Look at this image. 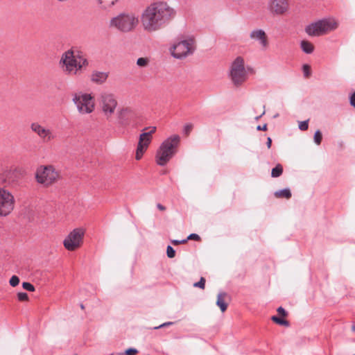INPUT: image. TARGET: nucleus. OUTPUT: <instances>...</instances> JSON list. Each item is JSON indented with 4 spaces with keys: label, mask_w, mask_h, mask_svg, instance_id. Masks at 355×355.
Instances as JSON below:
<instances>
[{
    "label": "nucleus",
    "mask_w": 355,
    "mask_h": 355,
    "mask_svg": "<svg viewBox=\"0 0 355 355\" xmlns=\"http://www.w3.org/2000/svg\"><path fill=\"white\" fill-rule=\"evenodd\" d=\"M205 284V279L201 277L200 281L193 284V286L204 288Z\"/></svg>",
    "instance_id": "obj_31"
},
{
    "label": "nucleus",
    "mask_w": 355,
    "mask_h": 355,
    "mask_svg": "<svg viewBox=\"0 0 355 355\" xmlns=\"http://www.w3.org/2000/svg\"><path fill=\"white\" fill-rule=\"evenodd\" d=\"M187 242V240L186 239H184L182 241H178V240H173L171 241V243L175 245H179V244H181V243H186Z\"/></svg>",
    "instance_id": "obj_39"
},
{
    "label": "nucleus",
    "mask_w": 355,
    "mask_h": 355,
    "mask_svg": "<svg viewBox=\"0 0 355 355\" xmlns=\"http://www.w3.org/2000/svg\"><path fill=\"white\" fill-rule=\"evenodd\" d=\"M230 76L234 85H241L248 79V73L245 67V61L241 56L236 57L232 62Z\"/></svg>",
    "instance_id": "obj_9"
},
{
    "label": "nucleus",
    "mask_w": 355,
    "mask_h": 355,
    "mask_svg": "<svg viewBox=\"0 0 355 355\" xmlns=\"http://www.w3.org/2000/svg\"><path fill=\"white\" fill-rule=\"evenodd\" d=\"M322 136L320 130H317L314 135V141L316 144L320 145L322 141Z\"/></svg>",
    "instance_id": "obj_27"
},
{
    "label": "nucleus",
    "mask_w": 355,
    "mask_h": 355,
    "mask_svg": "<svg viewBox=\"0 0 355 355\" xmlns=\"http://www.w3.org/2000/svg\"><path fill=\"white\" fill-rule=\"evenodd\" d=\"M308 128H309V125H308L307 121H302L299 124V128L301 130H306L308 129Z\"/></svg>",
    "instance_id": "obj_33"
},
{
    "label": "nucleus",
    "mask_w": 355,
    "mask_h": 355,
    "mask_svg": "<svg viewBox=\"0 0 355 355\" xmlns=\"http://www.w3.org/2000/svg\"><path fill=\"white\" fill-rule=\"evenodd\" d=\"M137 118V113L130 107H123L118 112L119 123L122 126H127Z\"/></svg>",
    "instance_id": "obj_16"
},
{
    "label": "nucleus",
    "mask_w": 355,
    "mask_h": 355,
    "mask_svg": "<svg viewBox=\"0 0 355 355\" xmlns=\"http://www.w3.org/2000/svg\"><path fill=\"white\" fill-rule=\"evenodd\" d=\"M352 331H355V326L354 325L352 326Z\"/></svg>",
    "instance_id": "obj_44"
},
{
    "label": "nucleus",
    "mask_w": 355,
    "mask_h": 355,
    "mask_svg": "<svg viewBox=\"0 0 355 355\" xmlns=\"http://www.w3.org/2000/svg\"><path fill=\"white\" fill-rule=\"evenodd\" d=\"M174 15V11L166 2L157 1L147 6L140 16L144 32L152 34L160 31Z\"/></svg>",
    "instance_id": "obj_1"
},
{
    "label": "nucleus",
    "mask_w": 355,
    "mask_h": 355,
    "mask_svg": "<svg viewBox=\"0 0 355 355\" xmlns=\"http://www.w3.org/2000/svg\"><path fill=\"white\" fill-rule=\"evenodd\" d=\"M354 355H355V354H354Z\"/></svg>",
    "instance_id": "obj_45"
},
{
    "label": "nucleus",
    "mask_w": 355,
    "mask_h": 355,
    "mask_svg": "<svg viewBox=\"0 0 355 355\" xmlns=\"http://www.w3.org/2000/svg\"><path fill=\"white\" fill-rule=\"evenodd\" d=\"M180 142V137L174 135L165 139L159 147L156 155V163L159 166L166 165L175 155Z\"/></svg>",
    "instance_id": "obj_4"
},
{
    "label": "nucleus",
    "mask_w": 355,
    "mask_h": 355,
    "mask_svg": "<svg viewBox=\"0 0 355 355\" xmlns=\"http://www.w3.org/2000/svg\"><path fill=\"white\" fill-rule=\"evenodd\" d=\"M84 235V229H74L64 238L63 241L64 247L69 251H75L80 248L83 243Z\"/></svg>",
    "instance_id": "obj_13"
},
{
    "label": "nucleus",
    "mask_w": 355,
    "mask_h": 355,
    "mask_svg": "<svg viewBox=\"0 0 355 355\" xmlns=\"http://www.w3.org/2000/svg\"><path fill=\"white\" fill-rule=\"evenodd\" d=\"M252 40L259 42L262 50H266L269 47V40L266 33L262 29H254L249 35Z\"/></svg>",
    "instance_id": "obj_17"
},
{
    "label": "nucleus",
    "mask_w": 355,
    "mask_h": 355,
    "mask_svg": "<svg viewBox=\"0 0 355 355\" xmlns=\"http://www.w3.org/2000/svg\"><path fill=\"white\" fill-rule=\"evenodd\" d=\"M150 59L148 57L139 58L137 60V65L139 67L144 68L149 66Z\"/></svg>",
    "instance_id": "obj_23"
},
{
    "label": "nucleus",
    "mask_w": 355,
    "mask_h": 355,
    "mask_svg": "<svg viewBox=\"0 0 355 355\" xmlns=\"http://www.w3.org/2000/svg\"><path fill=\"white\" fill-rule=\"evenodd\" d=\"M139 23V18L133 12H122L110 19L109 27L120 33L133 32Z\"/></svg>",
    "instance_id": "obj_3"
},
{
    "label": "nucleus",
    "mask_w": 355,
    "mask_h": 355,
    "mask_svg": "<svg viewBox=\"0 0 355 355\" xmlns=\"http://www.w3.org/2000/svg\"><path fill=\"white\" fill-rule=\"evenodd\" d=\"M271 319L273 322H275V323L280 324V325H284V326L287 327L289 324V323L287 320L280 318H278L277 316H275V315L272 316L271 318Z\"/></svg>",
    "instance_id": "obj_25"
},
{
    "label": "nucleus",
    "mask_w": 355,
    "mask_h": 355,
    "mask_svg": "<svg viewBox=\"0 0 355 355\" xmlns=\"http://www.w3.org/2000/svg\"><path fill=\"white\" fill-rule=\"evenodd\" d=\"M267 147L270 148L272 145V139L270 137H268L267 142H266Z\"/></svg>",
    "instance_id": "obj_42"
},
{
    "label": "nucleus",
    "mask_w": 355,
    "mask_h": 355,
    "mask_svg": "<svg viewBox=\"0 0 355 355\" xmlns=\"http://www.w3.org/2000/svg\"><path fill=\"white\" fill-rule=\"evenodd\" d=\"M35 178L38 184L49 187L60 179V173L53 165H42L37 168Z\"/></svg>",
    "instance_id": "obj_6"
},
{
    "label": "nucleus",
    "mask_w": 355,
    "mask_h": 355,
    "mask_svg": "<svg viewBox=\"0 0 355 355\" xmlns=\"http://www.w3.org/2000/svg\"><path fill=\"white\" fill-rule=\"evenodd\" d=\"M257 130L266 131L267 130V125L264 124L263 126L259 125L257 126Z\"/></svg>",
    "instance_id": "obj_41"
},
{
    "label": "nucleus",
    "mask_w": 355,
    "mask_h": 355,
    "mask_svg": "<svg viewBox=\"0 0 355 355\" xmlns=\"http://www.w3.org/2000/svg\"><path fill=\"white\" fill-rule=\"evenodd\" d=\"M196 49V44L194 38H179L173 42L168 51L171 55L178 60H183L193 54Z\"/></svg>",
    "instance_id": "obj_5"
},
{
    "label": "nucleus",
    "mask_w": 355,
    "mask_h": 355,
    "mask_svg": "<svg viewBox=\"0 0 355 355\" xmlns=\"http://www.w3.org/2000/svg\"><path fill=\"white\" fill-rule=\"evenodd\" d=\"M109 76V73L105 71H94L90 75V80L97 85H103Z\"/></svg>",
    "instance_id": "obj_19"
},
{
    "label": "nucleus",
    "mask_w": 355,
    "mask_h": 355,
    "mask_svg": "<svg viewBox=\"0 0 355 355\" xmlns=\"http://www.w3.org/2000/svg\"><path fill=\"white\" fill-rule=\"evenodd\" d=\"M173 322H165V323H163L162 324H160L159 326L158 327H154L155 329H159V328H161V327H166V326H168V325H171L172 324Z\"/></svg>",
    "instance_id": "obj_40"
},
{
    "label": "nucleus",
    "mask_w": 355,
    "mask_h": 355,
    "mask_svg": "<svg viewBox=\"0 0 355 355\" xmlns=\"http://www.w3.org/2000/svg\"><path fill=\"white\" fill-rule=\"evenodd\" d=\"M88 65L87 58L78 51L69 50L64 52L60 60V66L67 75H76L78 71L86 69Z\"/></svg>",
    "instance_id": "obj_2"
},
{
    "label": "nucleus",
    "mask_w": 355,
    "mask_h": 355,
    "mask_svg": "<svg viewBox=\"0 0 355 355\" xmlns=\"http://www.w3.org/2000/svg\"><path fill=\"white\" fill-rule=\"evenodd\" d=\"M30 128L44 143L51 142L55 138V135L51 129L39 122H33Z\"/></svg>",
    "instance_id": "obj_14"
},
{
    "label": "nucleus",
    "mask_w": 355,
    "mask_h": 355,
    "mask_svg": "<svg viewBox=\"0 0 355 355\" xmlns=\"http://www.w3.org/2000/svg\"><path fill=\"white\" fill-rule=\"evenodd\" d=\"M230 301L231 297L227 293L220 292L217 296L216 304L223 313L227 310Z\"/></svg>",
    "instance_id": "obj_18"
},
{
    "label": "nucleus",
    "mask_w": 355,
    "mask_h": 355,
    "mask_svg": "<svg viewBox=\"0 0 355 355\" xmlns=\"http://www.w3.org/2000/svg\"><path fill=\"white\" fill-rule=\"evenodd\" d=\"M119 0H98L102 8L106 9L115 5Z\"/></svg>",
    "instance_id": "obj_22"
},
{
    "label": "nucleus",
    "mask_w": 355,
    "mask_h": 355,
    "mask_svg": "<svg viewBox=\"0 0 355 355\" xmlns=\"http://www.w3.org/2000/svg\"><path fill=\"white\" fill-rule=\"evenodd\" d=\"M193 125L191 123L187 124L184 128V132L187 136H188L190 132L192 131Z\"/></svg>",
    "instance_id": "obj_32"
},
{
    "label": "nucleus",
    "mask_w": 355,
    "mask_h": 355,
    "mask_svg": "<svg viewBox=\"0 0 355 355\" xmlns=\"http://www.w3.org/2000/svg\"><path fill=\"white\" fill-rule=\"evenodd\" d=\"M19 278L17 275H12L9 280V284L11 287H16L19 284Z\"/></svg>",
    "instance_id": "obj_26"
},
{
    "label": "nucleus",
    "mask_w": 355,
    "mask_h": 355,
    "mask_svg": "<svg viewBox=\"0 0 355 355\" xmlns=\"http://www.w3.org/2000/svg\"><path fill=\"white\" fill-rule=\"evenodd\" d=\"M269 12L273 16H282L289 10L288 0H269L267 4Z\"/></svg>",
    "instance_id": "obj_15"
},
{
    "label": "nucleus",
    "mask_w": 355,
    "mask_h": 355,
    "mask_svg": "<svg viewBox=\"0 0 355 355\" xmlns=\"http://www.w3.org/2000/svg\"><path fill=\"white\" fill-rule=\"evenodd\" d=\"M303 72L306 78H309L311 73L310 66L308 64H304L303 66Z\"/></svg>",
    "instance_id": "obj_29"
},
{
    "label": "nucleus",
    "mask_w": 355,
    "mask_h": 355,
    "mask_svg": "<svg viewBox=\"0 0 355 355\" xmlns=\"http://www.w3.org/2000/svg\"><path fill=\"white\" fill-rule=\"evenodd\" d=\"M22 288H35V286L29 282H23Z\"/></svg>",
    "instance_id": "obj_36"
},
{
    "label": "nucleus",
    "mask_w": 355,
    "mask_h": 355,
    "mask_svg": "<svg viewBox=\"0 0 355 355\" xmlns=\"http://www.w3.org/2000/svg\"><path fill=\"white\" fill-rule=\"evenodd\" d=\"M283 173V166L278 164L276 165L275 168L272 169L271 171V176L272 178H278Z\"/></svg>",
    "instance_id": "obj_24"
},
{
    "label": "nucleus",
    "mask_w": 355,
    "mask_h": 355,
    "mask_svg": "<svg viewBox=\"0 0 355 355\" xmlns=\"http://www.w3.org/2000/svg\"><path fill=\"white\" fill-rule=\"evenodd\" d=\"M138 351L136 349L130 348L125 350V354L126 355H136Z\"/></svg>",
    "instance_id": "obj_35"
},
{
    "label": "nucleus",
    "mask_w": 355,
    "mask_h": 355,
    "mask_svg": "<svg viewBox=\"0 0 355 355\" xmlns=\"http://www.w3.org/2000/svg\"><path fill=\"white\" fill-rule=\"evenodd\" d=\"M338 26V23L335 19H324L306 26V33L311 36H320L336 30Z\"/></svg>",
    "instance_id": "obj_8"
},
{
    "label": "nucleus",
    "mask_w": 355,
    "mask_h": 355,
    "mask_svg": "<svg viewBox=\"0 0 355 355\" xmlns=\"http://www.w3.org/2000/svg\"><path fill=\"white\" fill-rule=\"evenodd\" d=\"M301 48L306 53H311L314 50L313 44L307 40H302L301 42Z\"/></svg>",
    "instance_id": "obj_20"
},
{
    "label": "nucleus",
    "mask_w": 355,
    "mask_h": 355,
    "mask_svg": "<svg viewBox=\"0 0 355 355\" xmlns=\"http://www.w3.org/2000/svg\"><path fill=\"white\" fill-rule=\"evenodd\" d=\"M277 312L279 315H281L283 317H286L287 315L286 311L282 307H279L277 309Z\"/></svg>",
    "instance_id": "obj_37"
},
{
    "label": "nucleus",
    "mask_w": 355,
    "mask_h": 355,
    "mask_svg": "<svg viewBox=\"0 0 355 355\" xmlns=\"http://www.w3.org/2000/svg\"><path fill=\"white\" fill-rule=\"evenodd\" d=\"M186 240H195V241H200V237L196 234H191Z\"/></svg>",
    "instance_id": "obj_34"
},
{
    "label": "nucleus",
    "mask_w": 355,
    "mask_h": 355,
    "mask_svg": "<svg viewBox=\"0 0 355 355\" xmlns=\"http://www.w3.org/2000/svg\"><path fill=\"white\" fill-rule=\"evenodd\" d=\"M275 196L277 198L289 199L291 197V192L290 189H285L277 191L275 193Z\"/></svg>",
    "instance_id": "obj_21"
},
{
    "label": "nucleus",
    "mask_w": 355,
    "mask_h": 355,
    "mask_svg": "<svg viewBox=\"0 0 355 355\" xmlns=\"http://www.w3.org/2000/svg\"><path fill=\"white\" fill-rule=\"evenodd\" d=\"M157 207L160 211H165L166 210V207L164 205H161V204H157Z\"/></svg>",
    "instance_id": "obj_43"
},
{
    "label": "nucleus",
    "mask_w": 355,
    "mask_h": 355,
    "mask_svg": "<svg viewBox=\"0 0 355 355\" xmlns=\"http://www.w3.org/2000/svg\"><path fill=\"white\" fill-rule=\"evenodd\" d=\"M156 130L157 128L155 126L145 128L143 132L139 135L135 153V159L137 160H140L142 158L152 141L153 135L155 133Z\"/></svg>",
    "instance_id": "obj_11"
},
{
    "label": "nucleus",
    "mask_w": 355,
    "mask_h": 355,
    "mask_svg": "<svg viewBox=\"0 0 355 355\" xmlns=\"http://www.w3.org/2000/svg\"><path fill=\"white\" fill-rule=\"evenodd\" d=\"M72 101L80 114H89L95 110V98L92 93H76L73 95Z\"/></svg>",
    "instance_id": "obj_7"
},
{
    "label": "nucleus",
    "mask_w": 355,
    "mask_h": 355,
    "mask_svg": "<svg viewBox=\"0 0 355 355\" xmlns=\"http://www.w3.org/2000/svg\"><path fill=\"white\" fill-rule=\"evenodd\" d=\"M166 254L168 257L173 258L175 256V251L171 246L168 245L166 249Z\"/></svg>",
    "instance_id": "obj_30"
},
{
    "label": "nucleus",
    "mask_w": 355,
    "mask_h": 355,
    "mask_svg": "<svg viewBox=\"0 0 355 355\" xmlns=\"http://www.w3.org/2000/svg\"><path fill=\"white\" fill-rule=\"evenodd\" d=\"M118 101L116 96L110 92H103L99 96V107L107 119L111 118L116 112Z\"/></svg>",
    "instance_id": "obj_10"
},
{
    "label": "nucleus",
    "mask_w": 355,
    "mask_h": 355,
    "mask_svg": "<svg viewBox=\"0 0 355 355\" xmlns=\"http://www.w3.org/2000/svg\"><path fill=\"white\" fill-rule=\"evenodd\" d=\"M15 207V198L13 194L4 187H0V216L10 215Z\"/></svg>",
    "instance_id": "obj_12"
},
{
    "label": "nucleus",
    "mask_w": 355,
    "mask_h": 355,
    "mask_svg": "<svg viewBox=\"0 0 355 355\" xmlns=\"http://www.w3.org/2000/svg\"><path fill=\"white\" fill-rule=\"evenodd\" d=\"M349 100L351 105L355 107V92L351 95Z\"/></svg>",
    "instance_id": "obj_38"
},
{
    "label": "nucleus",
    "mask_w": 355,
    "mask_h": 355,
    "mask_svg": "<svg viewBox=\"0 0 355 355\" xmlns=\"http://www.w3.org/2000/svg\"><path fill=\"white\" fill-rule=\"evenodd\" d=\"M18 300L21 302H26L28 300V296L26 293L19 292L17 293Z\"/></svg>",
    "instance_id": "obj_28"
}]
</instances>
